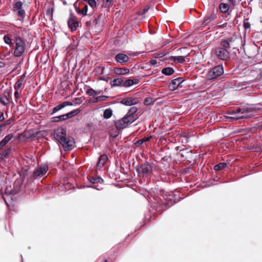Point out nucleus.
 <instances>
[{"label":"nucleus","instance_id":"nucleus-27","mask_svg":"<svg viewBox=\"0 0 262 262\" xmlns=\"http://www.w3.org/2000/svg\"><path fill=\"white\" fill-rule=\"evenodd\" d=\"M122 82L123 80L121 78H115L112 81L111 85L112 86H118L121 85Z\"/></svg>","mask_w":262,"mask_h":262},{"label":"nucleus","instance_id":"nucleus-54","mask_svg":"<svg viewBox=\"0 0 262 262\" xmlns=\"http://www.w3.org/2000/svg\"><path fill=\"white\" fill-rule=\"evenodd\" d=\"M151 137H147V138H143V139L144 140V142L145 141H149L150 140Z\"/></svg>","mask_w":262,"mask_h":262},{"label":"nucleus","instance_id":"nucleus-39","mask_svg":"<svg viewBox=\"0 0 262 262\" xmlns=\"http://www.w3.org/2000/svg\"><path fill=\"white\" fill-rule=\"evenodd\" d=\"M113 0H105L103 4V7L106 8L110 6Z\"/></svg>","mask_w":262,"mask_h":262},{"label":"nucleus","instance_id":"nucleus-48","mask_svg":"<svg viewBox=\"0 0 262 262\" xmlns=\"http://www.w3.org/2000/svg\"><path fill=\"white\" fill-rule=\"evenodd\" d=\"M5 119L4 114L3 112H2L0 115V122L3 121Z\"/></svg>","mask_w":262,"mask_h":262},{"label":"nucleus","instance_id":"nucleus-29","mask_svg":"<svg viewBox=\"0 0 262 262\" xmlns=\"http://www.w3.org/2000/svg\"><path fill=\"white\" fill-rule=\"evenodd\" d=\"M220 9L222 12L225 13L228 11L229 6L226 4L222 3L220 5Z\"/></svg>","mask_w":262,"mask_h":262},{"label":"nucleus","instance_id":"nucleus-20","mask_svg":"<svg viewBox=\"0 0 262 262\" xmlns=\"http://www.w3.org/2000/svg\"><path fill=\"white\" fill-rule=\"evenodd\" d=\"M115 72L119 75H126L129 73V70L127 68H117L115 69Z\"/></svg>","mask_w":262,"mask_h":262},{"label":"nucleus","instance_id":"nucleus-36","mask_svg":"<svg viewBox=\"0 0 262 262\" xmlns=\"http://www.w3.org/2000/svg\"><path fill=\"white\" fill-rule=\"evenodd\" d=\"M63 108H64V105H62V103L59 105H58L53 109L52 114L55 113L56 112L61 110Z\"/></svg>","mask_w":262,"mask_h":262},{"label":"nucleus","instance_id":"nucleus-3","mask_svg":"<svg viewBox=\"0 0 262 262\" xmlns=\"http://www.w3.org/2000/svg\"><path fill=\"white\" fill-rule=\"evenodd\" d=\"M224 73L223 67L222 65L214 67L208 73L207 78L209 80L214 79Z\"/></svg>","mask_w":262,"mask_h":262},{"label":"nucleus","instance_id":"nucleus-11","mask_svg":"<svg viewBox=\"0 0 262 262\" xmlns=\"http://www.w3.org/2000/svg\"><path fill=\"white\" fill-rule=\"evenodd\" d=\"M216 18V15L214 13H207L204 18V20L202 24V27H204L207 26L210 23L214 21Z\"/></svg>","mask_w":262,"mask_h":262},{"label":"nucleus","instance_id":"nucleus-8","mask_svg":"<svg viewBox=\"0 0 262 262\" xmlns=\"http://www.w3.org/2000/svg\"><path fill=\"white\" fill-rule=\"evenodd\" d=\"M48 170V166L47 165L43 164L41 165L37 169H36L33 173V177L34 178L37 179L40 178L44 176Z\"/></svg>","mask_w":262,"mask_h":262},{"label":"nucleus","instance_id":"nucleus-10","mask_svg":"<svg viewBox=\"0 0 262 262\" xmlns=\"http://www.w3.org/2000/svg\"><path fill=\"white\" fill-rule=\"evenodd\" d=\"M74 139L71 137H68L66 139L64 143H62L61 144L62 145L64 150L70 151L74 147Z\"/></svg>","mask_w":262,"mask_h":262},{"label":"nucleus","instance_id":"nucleus-26","mask_svg":"<svg viewBox=\"0 0 262 262\" xmlns=\"http://www.w3.org/2000/svg\"><path fill=\"white\" fill-rule=\"evenodd\" d=\"M80 112H81L80 109L77 108V109L74 110L66 114L68 119L73 117V116H74L76 115L77 114H78V113H79Z\"/></svg>","mask_w":262,"mask_h":262},{"label":"nucleus","instance_id":"nucleus-46","mask_svg":"<svg viewBox=\"0 0 262 262\" xmlns=\"http://www.w3.org/2000/svg\"><path fill=\"white\" fill-rule=\"evenodd\" d=\"M62 104L64 105V107L66 106L72 105L73 103L71 102H70V101H65L63 103H62Z\"/></svg>","mask_w":262,"mask_h":262},{"label":"nucleus","instance_id":"nucleus-17","mask_svg":"<svg viewBox=\"0 0 262 262\" xmlns=\"http://www.w3.org/2000/svg\"><path fill=\"white\" fill-rule=\"evenodd\" d=\"M12 137V134H8L0 142V150L2 149L9 142V141H10Z\"/></svg>","mask_w":262,"mask_h":262},{"label":"nucleus","instance_id":"nucleus-4","mask_svg":"<svg viewBox=\"0 0 262 262\" xmlns=\"http://www.w3.org/2000/svg\"><path fill=\"white\" fill-rule=\"evenodd\" d=\"M134 122V119H129L126 116L115 122V125L118 130L126 127L129 124Z\"/></svg>","mask_w":262,"mask_h":262},{"label":"nucleus","instance_id":"nucleus-9","mask_svg":"<svg viewBox=\"0 0 262 262\" xmlns=\"http://www.w3.org/2000/svg\"><path fill=\"white\" fill-rule=\"evenodd\" d=\"M68 24L69 27L72 32L75 31L78 27V20L72 13L70 14Z\"/></svg>","mask_w":262,"mask_h":262},{"label":"nucleus","instance_id":"nucleus-47","mask_svg":"<svg viewBox=\"0 0 262 262\" xmlns=\"http://www.w3.org/2000/svg\"><path fill=\"white\" fill-rule=\"evenodd\" d=\"M14 97L16 100L19 98V94L18 92V90L15 91V92L14 93Z\"/></svg>","mask_w":262,"mask_h":262},{"label":"nucleus","instance_id":"nucleus-41","mask_svg":"<svg viewBox=\"0 0 262 262\" xmlns=\"http://www.w3.org/2000/svg\"><path fill=\"white\" fill-rule=\"evenodd\" d=\"M73 102L76 104H80L82 103V101L80 98H75L74 99Z\"/></svg>","mask_w":262,"mask_h":262},{"label":"nucleus","instance_id":"nucleus-51","mask_svg":"<svg viewBox=\"0 0 262 262\" xmlns=\"http://www.w3.org/2000/svg\"><path fill=\"white\" fill-rule=\"evenodd\" d=\"M76 4H74V5L75 10L77 13L80 14L81 10L78 7H76Z\"/></svg>","mask_w":262,"mask_h":262},{"label":"nucleus","instance_id":"nucleus-34","mask_svg":"<svg viewBox=\"0 0 262 262\" xmlns=\"http://www.w3.org/2000/svg\"><path fill=\"white\" fill-rule=\"evenodd\" d=\"M0 102L4 105H7L9 103V100L6 96L0 98Z\"/></svg>","mask_w":262,"mask_h":262},{"label":"nucleus","instance_id":"nucleus-57","mask_svg":"<svg viewBox=\"0 0 262 262\" xmlns=\"http://www.w3.org/2000/svg\"><path fill=\"white\" fill-rule=\"evenodd\" d=\"M178 154L181 155V156H183V154L182 153H181L180 152L178 153Z\"/></svg>","mask_w":262,"mask_h":262},{"label":"nucleus","instance_id":"nucleus-60","mask_svg":"<svg viewBox=\"0 0 262 262\" xmlns=\"http://www.w3.org/2000/svg\"><path fill=\"white\" fill-rule=\"evenodd\" d=\"M104 262H107L106 260H105Z\"/></svg>","mask_w":262,"mask_h":262},{"label":"nucleus","instance_id":"nucleus-56","mask_svg":"<svg viewBox=\"0 0 262 262\" xmlns=\"http://www.w3.org/2000/svg\"><path fill=\"white\" fill-rule=\"evenodd\" d=\"M156 62L155 60H152L151 61V63L152 64H155Z\"/></svg>","mask_w":262,"mask_h":262},{"label":"nucleus","instance_id":"nucleus-43","mask_svg":"<svg viewBox=\"0 0 262 262\" xmlns=\"http://www.w3.org/2000/svg\"><path fill=\"white\" fill-rule=\"evenodd\" d=\"M108 98L107 96L103 95L97 97V100L101 101L105 100Z\"/></svg>","mask_w":262,"mask_h":262},{"label":"nucleus","instance_id":"nucleus-30","mask_svg":"<svg viewBox=\"0 0 262 262\" xmlns=\"http://www.w3.org/2000/svg\"><path fill=\"white\" fill-rule=\"evenodd\" d=\"M227 166V164L225 163H220L219 164H217L214 166V169L215 171H219L224 169L225 167Z\"/></svg>","mask_w":262,"mask_h":262},{"label":"nucleus","instance_id":"nucleus-32","mask_svg":"<svg viewBox=\"0 0 262 262\" xmlns=\"http://www.w3.org/2000/svg\"><path fill=\"white\" fill-rule=\"evenodd\" d=\"M23 85V80L19 79L16 81L14 85V89L15 90H18L20 89Z\"/></svg>","mask_w":262,"mask_h":262},{"label":"nucleus","instance_id":"nucleus-38","mask_svg":"<svg viewBox=\"0 0 262 262\" xmlns=\"http://www.w3.org/2000/svg\"><path fill=\"white\" fill-rule=\"evenodd\" d=\"M88 10V5H85L84 8L82 10H81L80 14H82L83 15H87Z\"/></svg>","mask_w":262,"mask_h":262},{"label":"nucleus","instance_id":"nucleus-58","mask_svg":"<svg viewBox=\"0 0 262 262\" xmlns=\"http://www.w3.org/2000/svg\"><path fill=\"white\" fill-rule=\"evenodd\" d=\"M98 101H100V100H97V98H96L95 100L94 101V102H98Z\"/></svg>","mask_w":262,"mask_h":262},{"label":"nucleus","instance_id":"nucleus-12","mask_svg":"<svg viewBox=\"0 0 262 262\" xmlns=\"http://www.w3.org/2000/svg\"><path fill=\"white\" fill-rule=\"evenodd\" d=\"M184 81L182 77H178L173 79L169 84V89L171 91L176 90L178 86Z\"/></svg>","mask_w":262,"mask_h":262},{"label":"nucleus","instance_id":"nucleus-55","mask_svg":"<svg viewBox=\"0 0 262 262\" xmlns=\"http://www.w3.org/2000/svg\"><path fill=\"white\" fill-rule=\"evenodd\" d=\"M4 66H5V64L3 62L0 61V68L4 67Z\"/></svg>","mask_w":262,"mask_h":262},{"label":"nucleus","instance_id":"nucleus-25","mask_svg":"<svg viewBox=\"0 0 262 262\" xmlns=\"http://www.w3.org/2000/svg\"><path fill=\"white\" fill-rule=\"evenodd\" d=\"M11 149L10 148H7L4 150H3L0 153V159L3 160L6 158L10 153Z\"/></svg>","mask_w":262,"mask_h":262},{"label":"nucleus","instance_id":"nucleus-5","mask_svg":"<svg viewBox=\"0 0 262 262\" xmlns=\"http://www.w3.org/2000/svg\"><path fill=\"white\" fill-rule=\"evenodd\" d=\"M156 166L152 163H146L142 164L138 169L139 173L144 175H149L151 173Z\"/></svg>","mask_w":262,"mask_h":262},{"label":"nucleus","instance_id":"nucleus-42","mask_svg":"<svg viewBox=\"0 0 262 262\" xmlns=\"http://www.w3.org/2000/svg\"><path fill=\"white\" fill-rule=\"evenodd\" d=\"M14 121L13 118H11L8 120H6L3 124L5 126L10 124Z\"/></svg>","mask_w":262,"mask_h":262},{"label":"nucleus","instance_id":"nucleus-50","mask_svg":"<svg viewBox=\"0 0 262 262\" xmlns=\"http://www.w3.org/2000/svg\"><path fill=\"white\" fill-rule=\"evenodd\" d=\"M131 81L133 82V85L137 84L139 82V80L137 78H134L133 79H131Z\"/></svg>","mask_w":262,"mask_h":262},{"label":"nucleus","instance_id":"nucleus-18","mask_svg":"<svg viewBox=\"0 0 262 262\" xmlns=\"http://www.w3.org/2000/svg\"><path fill=\"white\" fill-rule=\"evenodd\" d=\"M107 160V157L105 155H101L99 158L97 164V168L100 169L102 167Z\"/></svg>","mask_w":262,"mask_h":262},{"label":"nucleus","instance_id":"nucleus-24","mask_svg":"<svg viewBox=\"0 0 262 262\" xmlns=\"http://www.w3.org/2000/svg\"><path fill=\"white\" fill-rule=\"evenodd\" d=\"M174 70L171 67H167L163 69L162 73L165 75H171L174 73Z\"/></svg>","mask_w":262,"mask_h":262},{"label":"nucleus","instance_id":"nucleus-16","mask_svg":"<svg viewBox=\"0 0 262 262\" xmlns=\"http://www.w3.org/2000/svg\"><path fill=\"white\" fill-rule=\"evenodd\" d=\"M138 111L137 107L135 106L132 107L126 115V116L129 119L133 118L134 119V122L137 119V117L136 115V113Z\"/></svg>","mask_w":262,"mask_h":262},{"label":"nucleus","instance_id":"nucleus-40","mask_svg":"<svg viewBox=\"0 0 262 262\" xmlns=\"http://www.w3.org/2000/svg\"><path fill=\"white\" fill-rule=\"evenodd\" d=\"M124 85L126 87L133 85V82L131 81V79L126 80L124 82Z\"/></svg>","mask_w":262,"mask_h":262},{"label":"nucleus","instance_id":"nucleus-59","mask_svg":"<svg viewBox=\"0 0 262 262\" xmlns=\"http://www.w3.org/2000/svg\"><path fill=\"white\" fill-rule=\"evenodd\" d=\"M261 77L262 78V73H261Z\"/></svg>","mask_w":262,"mask_h":262},{"label":"nucleus","instance_id":"nucleus-23","mask_svg":"<svg viewBox=\"0 0 262 262\" xmlns=\"http://www.w3.org/2000/svg\"><path fill=\"white\" fill-rule=\"evenodd\" d=\"M68 119L67 114L60 115L58 116L54 117L52 118V122H58L59 121H63Z\"/></svg>","mask_w":262,"mask_h":262},{"label":"nucleus","instance_id":"nucleus-44","mask_svg":"<svg viewBox=\"0 0 262 262\" xmlns=\"http://www.w3.org/2000/svg\"><path fill=\"white\" fill-rule=\"evenodd\" d=\"M3 198L5 202V203L7 204L8 203H7V200L9 199V198H11L12 199V197L11 196L10 194H8V195H3Z\"/></svg>","mask_w":262,"mask_h":262},{"label":"nucleus","instance_id":"nucleus-22","mask_svg":"<svg viewBox=\"0 0 262 262\" xmlns=\"http://www.w3.org/2000/svg\"><path fill=\"white\" fill-rule=\"evenodd\" d=\"M3 39L4 42L9 45L10 47H12L14 42H12V39L11 38V35L10 34H6L4 36Z\"/></svg>","mask_w":262,"mask_h":262},{"label":"nucleus","instance_id":"nucleus-31","mask_svg":"<svg viewBox=\"0 0 262 262\" xmlns=\"http://www.w3.org/2000/svg\"><path fill=\"white\" fill-rule=\"evenodd\" d=\"M90 181L91 183L95 184V183H101L103 181V179L100 177H98V178L90 177Z\"/></svg>","mask_w":262,"mask_h":262},{"label":"nucleus","instance_id":"nucleus-49","mask_svg":"<svg viewBox=\"0 0 262 262\" xmlns=\"http://www.w3.org/2000/svg\"><path fill=\"white\" fill-rule=\"evenodd\" d=\"M166 55V54H164L163 53H159L157 55V57H158V58H162V57H163L164 56H165V55Z\"/></svg>","mask_w":262,"mask_h":262},{"label":"nucleus","instance_id":"nucleus-35","mask_svg":"<svg viewBox=\"0 0 262 262\" xmlns=\"http://www.w3.org/2000/svg\"><path fill=\"white\" fill-rule=\"evenodd\" d=\"M11 33H12V35H13L14 38V40H16L17 37H21L19 36V31L16 29H14L12 30Z\"/></svg>","mask_w":262,"mask_h":262},{"label":"nucleus","instance_id":"nucleus-6","mask_svg":"<svg viewBox=\"0 0 262 262\" xmlns=\"http://www.w3.org/2000/svg\"><path fill=\"white\" fill-rule=\"evenodd\" d=\"M67 132L63 128H59L55 130L54 136L56 140L60 144L66 141Z\"/></svg>","mask_w":262,"mask_h":262},{"label":"nucleus","instance_id":"nucleus-19","mask_svg":"<svg viewBox=\"0 0 262 262\" xmlns=\"http://www.w3.org/2000/svg\"><path fill=\"white\" fill-rule=\"evenodd\" d=\"M232 39L231 38L227 39L222 40L221 42V47L223 49H226L227 50L230 48V42L232 41Z\"/></svg>","mask_w":262,"mask_h":262},{"label":"nucleus","instance_id":"nucleus-53","mask_svg":"<svg viewBox=\"0 0 262 262\" xmlns=\"http://www.w3.org/2000/svg\"><path fill=\"white\" fill-rule=\"evenodd\" d=\"M118 133H117V134H116L115 135H113L112 133H110L111 136L113 137H116L117 136V135H118Z\"/></svg>","mask_w":262,"mask_h":262},{"label":"nucleus","instance_id":"nucleus-21","mask_svg":"<svg viewBox=\"0 0 262 262\" xmlns=\"http://www.w3.org/2000/svg\"><path fill=\"white\" fill-rule=\"evenodd\" d=\"M169 59L173 60L176 63H183L185 61V58L184 56H171Z\"/></svg>","mask_w":262,"mask_h":262},{"label":"nucleus","instance_id":"nucleus-1","mask_svg":"<svg viewBox=\"0 0 262 262\" xmlns=\"http://www.w3.org/2000/svg\"><path fill=\"white\" fill-rule=\"evenodd\" d=\"M256 112L257 110L254 107L249 105H246L235 111L229 112V114L233 115V116H229L228 118L234 119L251 118L256 115Z\"/></svg>","mask_w":262,"mask_h":262},{"label":"nucleus","instance_id":"nucleus-14","mask_svg":"<svg viewBox=\"0 0 262 262\" xmlns=\"http://www.w3.org/2000/svg\"><path fill=\"white\" fill-rule=\"evenodd\" d=\"M139 102L138 100L135 98L127 97L123 99L120 103L126 106H132L137 104Z\"/></svg>","mask_w":262,"mask_h":262},{"label":"nucleus","instance_id":"nucleus-52","mask_svg":"<svg viewBox=\"0 0 262 262\" xmlns=\"http://www.w3.org/2000/svg\"><path fill=\"white\" fill-rule=\"evenodd\" d=\"M250 24L248 23H246L245 22L244 23V27L246 28V29H248L250 28Z\"/></svg>","mask_w":262,"mask_h":262},{"label":"nucleus","instance_id":"nucleus-33","mask_svg":"<svg viewBox=\"0 0 262 262\" xmlns=\"http://www.w3.org/2000/svg\"><path fill=\"white\" fill-rule=\"evenodd\" d=\"M100 93V91L97 92L95 91L94 89L90 88L88 89L86 91V94L90 96H95L98 95Z\"/></svg>","mask_w":262,"mask_h":262},{"label":"nucleus","instance_id":"nucleus-7","mask_svg":"<svg viewBox=\"0 0 262 262\" xmlns=\"http://www.w3.org/2000/svg\"><path fill=\"white\" fill-rule=\"evenodd\" d=\"M215 54L218 58L225 60L229 58V52L226 49H223L220 47L215 50Z\"/></svg>","mask_w":262,"mask_h":262},{"label":"nucleus","instance_id":"nucleus-37","mask_svg":"<svg viewBox=\"0 0 262 262\" xmlns=\"http://www.w3.org/2000/svg\"><path fill=\"white\" fill-rule=\"evenodd\" d=\"M154 101L152 100V99L151 98H146L144 100V104L145 105H150L153 104Z\"/></svg>","mask_w":262,"mask_h":262},{"label":"nucleus","instance_id":"nucleus-45","mask_svg":"<svg viewBox=\"0 0 262 262\" xmlns=\"http://www.w3.org/2000/svg\"><path fill=\"white\" fill-rule=\"evenodd\" d=\"M144 142V139L139 140L136 142L135 144L136 146H138L141 145Z\"/></svg>","mask_w":262,"mask_h":262},{"label":"nucleus","instance_id":"nucleus-15","mask_svg":"<svg viewBox=\"0 0 262 262\" xmlns=\"http://www.w3.org/2000/svg\"><path fill=\"white\" fill-rule=\"evenodd\" d=\"M129 59V57L123 53H119L115 56V60L121 64L127 62Z\"/></svg>","mask_w":262,"mask_h":262},{"label":"nucleus","instance_id":"nucleus-13","mask_svg":"<svg viewBox=\"0 0 262 262\" xmlns=\"http://www.w3.org/2000/svg\"><path fill=\"white\" fill-rule=\"evenodd\" d=\"M23 5V3L21 2H16L14 4L13 10L19 16L23 18L25 16V11L22 9Z\"/></svg>","mask_w":262,"mask_h":262},{"label":"nucleus","instance_id":"nucleus-28","mask_svg":"<svg viewBox=\"0 0 262 262\" xmlns=\"http://www.w3.org/2000/svg\"><path fill=\"white\" fill-rule=\"evenodd\" d=\"M113 111L111 108L106 109L103 114V117L104 118L108 119L112 116Z\"/></svg>","mask_w":262,"mask_h":262},{"label":"nucleus","instance_id":"nucleus-2","mask_svg":"<svg viewBox=\"0 0 262 262\" xmlns=\"http://www.w3.org/2000/svg\"><path fill=\"white\" fill-rule=\"evenodd\" d=\"M27 41L23 37H17L14 40L13 55L15 57L23 56L26 50Z\"/></svg>","mask_w":262,"mask_h":262}]
</instances>
